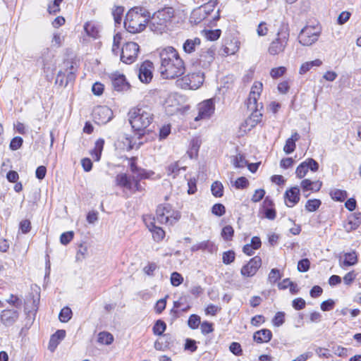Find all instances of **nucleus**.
<instances>
[{"label":"nucleus","mask_w":361,"mask_h":361,"mask_svg":"<svg viewBox=\"0 0 361 361\" xmlns=\"http://www.w3.org/2000/svg\"><path fill=\"white\" fill-rule=\"evenodd\" d=\"M268 31L267 24L265 22H261L257 27V33L260 37L266 36Z\"/></svg>","instance_id":"58"},{"label":"nucleus","mask_w":361,"mask_h":361,"mask_svg":"<svg viewBox=\"0 0 361 361\" xmlns=\"http://www.w3.org/2000/svg\"><path fill=\"white\" fill-rule=\"evenodd\" d=\"M233 233H234V231H233V228H232V226H226L222 229L221 235H222V237L225 240H229L233 237Z\"/></svg>","instance_id":"53"},{"label":"nucleus","mask_w":361,"mask_h":361,"mask_svg":"<svg viewBox=\"0 0 361 361\" xmlns=\"http://www.w3.org/2000/svg\"><path fill=\"white\" fill-rule=\"evenodd\" d=\"M121 40V36L120 34L117 33L114 36V41L111 51L115 55H118L119 44Z\"/></svg>","instance_id":"51"},{"label":"nucleus","mask_w":361,"mask_h":361,"mask_svg":"<svg viewBox=\"0 0 361 361\" xmlns=\"http://www.w3.org/2000/svg\"><path fill=\"white\" fill-rule=\"evenodd\" d=\"M124 12L123 6H115L112 11L114 22L116 25H120L122 21V17Z\"/></svg>","instance_id":"35"},{"label":"nucleus","mask_w":361,"mask_h":361,"mask_svg":"<svg viewBox=\"0 0 361 361\" xmlns=\"http://www.w3.org/2000/svg\"><path fill=\"white\" fill-rule=\"evenodd\" d=\"M201 39L199 37L188 39L183 44V51L187 54H192L200 45Z\"/></svg>","instance_id":"24"},{"label":"nucleus","mask_w":361,"mask_h":361,"mask_svg":"<svg viewBox=\"0 0 361 361\" xmlns=\"http://www.w3.org/2000/svg\"><path fill=\"white\" fill-rule=\"evenodd\" d=\"M157 269V265L154 262H149L143 268L145 274L149 276H154V271Z\"/></svg>","instance_id":"56"},{"label":"nucleus","mask_w":361,"mask_h":361,"mask_svg":"<svg viewBox=\"0 0 361 361\" xmlns=\"http://www.w3.org/2000/svg\"><path fill=\"white\" fill-rule=\"evenodd\" d=\"M319 169L318 163L313 159L310 158L302 162L296 169L295 173L298 178H302L306 176L308 170L315 172Z\"/></svg>","instance_id":"14"},{"label":"nucleus","mask_w":361,"mask_h":361,"mask_svg":"<svg viewBox=\"0 0 361 361\" xmlns=\"http://www.w3.org/2000/svg\"><path fill=\"white\" fill-rule=\"evenodd\" d=\"M289 39V28L288 25L282 24L276 33V38L270 43L268 52L272 56L283 53Z\"/></svg>","instance_id":"5"},{"label":"nucleus","mask_w":361,"mask_h":361,"mask_svg":"<svg viewBox=\"0 0 361 361\" xmlns=\"http://www.w3.org/2000/svg\"><path fill=\"white\" fill-rule=\"evenodd\" d=\"M180 219V213L173 209L169 204H160L157 207L156 210V216L154 220H156L161 224L173 225L177 223Z\"/></svg>","instance_id":"6"},{"label":"nucleus","mask_w":361,"mask_h":361,"mask_svg":"<svg viewBox=\"0 0 361 361\" xmlns=\"http://www.w3.org/2000/svg\"><path fill=\"white\" fill-rule=\"evenodd\" d=\"M361 224V213H355L350 215L346 224L344 225L345 231L349 233L355 230Z\"/></svg>","instance_id":"21"},{"label":"nucleus","mask_w":361,"mask_h":361,"mask_svg":"<svg viewBox=\"0 0 361 361\" xmlns=\"http://www.w3.org/2000/svg\"><path fill=\"white\" fill-rule=\"evenodd\" d=\"M218 250L217 246L210 240H204L198 243L191 247L192 252H196L198 250L207 251L209 253L216 252Z\"/></svg>","instance_id":"20"},{"label":"nucleus","mask_w":361,"mask_h":361,"mask_svg":"<svg viewBox=\"0 0 361 361\" xmlns=\"http://www.w3.org/2000/svg\"><path fill=\"white\" fill-rule=\"evenodd\" d=\"M66 336L65 330H58L51 336L49 341V349L54 351L59 345V341L63 340Z\"/></svg>","instance_id":"26"},{"label":"nucleus","mask_w":361,"mask_h":361,"mask_svg":"<svg viewBox=\"0 0 361 361\" xmlns=\"http://www.w3.org/2000/svg\"><path fill=\"white\" fill-rule=\"evenodd\" d=\"M281 278V274L278 269H272L268 276V281L273 284Z\"/></svg>","instance_id":"43"},{"label":"nucleus","mask_w":361,"mask_h":361,"mask_svg":"<svg viewBox=\"0 0 361 361\" xmlns=\"http://www.w3.org/2000/svg\"><path fill=\"white\" fill-rule=\"evenodd\" d=\"M136 160L137 159L135 157H131L129 159L130 169L133 173V176H135V178H139V180H142V178H147L145 170L139 168L137 166Z\"/></svg>","instance_id":"23"},{"label":"nucleus","mask_w":361,"mask_h":361,"mask_svg":"<svg viewBox=\"0 0 361 361\" xmlns=\"http://www.w3.org/2000/svg\"><path fill=\"white\" fill-rule=\"evenodd\" d=\"M357 255L355 251L346 252L343 255V260L341 262L342 267L353 266L357 263Z\"/></svg>","instance_id":"28"},{"label":"nucleus","mask_w":361,"mask_h":361,"mask_svg":"<svg viewBox=\"0 0 361 361\" xmlns=\"http://www.w3.org/2000/svg\"><path fill=\"white\" fill-rule=\"evenodd\" d=\"M221 32L220 30H209L206 32V37L209 40L215 41L219 38Z\"/></svg>","instance_id":"59"},{"label":"nucleus","mask_w":361,"mask_h":361,"mask_svg":"<svg viewBox=\"0 0 361 361\" xmlns=\"http://www.w3.org/2000/svg\"><path fill=\"white\" fill-rule=\"evenodd\" d=\"M306 302L304 299L298 298L294 299L292 302L293 308L296 310H300L305 307Z\"/></svg>","instance_id":"57"},{"label":"nucleus","mask_w":361,"mask_h":361,"mask_svg":"<svg viewBox=\"0 0 361 361\" xmlns=\"http://www.w3.org/2000/svg\"><path fill=\"white\" fill-rule=\"evenodd\" d=\"M139 45L133 42H127L122 48L121 61L126 64L133 63L137 57Z\"/></svg>","instance_id":"9"},{"label":"nucleus","mask_w":361,"mask_h":361,"mask_svg":"<svg viewBox=\"0 0 361 361\" xmlns=\"http://www.w3.org/2000/svg\"><path fill=\"white\" fill-rule=\"evenodd\" d=\"M74 233L73 231H68L63 233L60 237V242L62 245H68L73 238Z\"/></svg>","instance_id":"47"},{"label":"nucleus","mask_w":361,"mask_h":361,"mask_svg":"<svg viewBox=\"0 0 361 361\" xmlns=\"http://www.w3.org/2000/svg\"><path fill=\"white\" fill-rule=\"evenodd\" d=\"M286 204L289 207H293L300 200V189L298 187H293L287 190L284 195Z\"/></svg>","instance_id":"18"},{"label":"nucleus","mask_w":361,"mask_h":361,"mask_svg":"<svg viewBox=\"0 0 361 361\" xmlns=\"http://www.w3.org/2000/svg\"><path fill=\"white\" fill-rule=\"evenodd\" d=\"M174 17V10L171 7H166L155 12L149 21V26L152 31L157 33H163L171 24Z\"/></svg>","instance_id":"4"},{"label":"nucleus","mask_w":361,"mask_h":361,"mask_svg":"<svg viewBox=\"0 0 361 361\" xmlns=\"http://www.w3.org/2000/svg\"><path fill=\"white\" fill-rule=\"evenodd\" d=\"M147 227L152 233L153 238L155 241L159 242L164 239L165 231L161 227L155 226L153 222H152L150 225H147Z\"/></svg>","instance_id":"29"},{"label":"nucleus","mask_w":361,"mask_h":361,"mask_svg":"<svg viewBox=\"0 0 361 361\" xmlns=\"http://www.w3.org/2000/svg\"><path fill=\"white\" fill-rule=\"evenodd\" d=\"M188 324L192 329H197L200 324V317L197 314L190 315Z\"/></svg>","instance_id":"46"},{"label":"nucleus","mask_w":361,"mask_h":361,"mask_svg":"<svg viewBox=\"0 0 361 361\" xmlns=\"http://www.w3.org/2000/svg\"><path fill=\"white\" fill-rule=\"evenodd\" d=\"M262 265V259L260 257L255 256L252 258L247 264L244 265L241 269V274L243 276H253Z\"/></svg>","instance_id":"13"},{"label":"nucleus","mask_w":361,"mask_h":361,"mask_svg":"<svg viewBox=\"0 0 361 361\" xmlns=\"http://www.w3.org/2000/svg\"><path fill=\"white\" fill-rule=\"evenodd\" d=\"M200 328L203 334H208L214 331L213 324L209 322H203Z\"/></svg>","instance_id":"60"},{"label":"nucleus","mask_w":361,"mask_h":361,"mask_svg":"<svg viewBox=\"0 0 361 361\" xmlns=\"http://www.w3.org/2000/svg\"><path fill=\"white\" fill-rule=\"evenodd\" d=\"M23 140L20 137H13L10 142V149L11 150H17L18 149L23 145Z\"/></svg>","instance_id":"50"},{"label":"nucleus","mask_w":361,"mask_h":361,"mask_svg":"<svg viewBox=\"0 0 361 361\" xmlns=\"http://www.w3.org/2000/svg\"><path fill=\"white\" fill-rule=\"evenodd\" d=\"M87 254H88V248H87V245L80 244L78 246V251L76 253V256H75L76 261H78V262L83 261L87 256Z\"/></svg>","instance_id":"36"},{"label":"nucleus","mask_w":361,"mask_h":361,"mask_svg":"<svg viewBox=\"0 0 361 361\" xmlns=\"http://www.w3.org/2000/svg\"><path fill=\"white\" fill-rule=\"evenodd\" d=\"M72 317V311L68 307H63L59 315V319L61 322H68Z\"/></svg>","instance_id":"37"},{"label":"nucleus","mask_w":361,"mask_h":361,"mask_svg":"<svg viewBox=\"0 0 361 361\" xmlns=\"http://www.w3.org/2000/svg\"><path fill=\"white\" fill-rule=\"evenodd\" d=\"M185 170V167H180L178 162H174L167 167V174L173 176L175 178L179 173L180 170Z\"/></svg>","instance_id":"38"},{"label":"nucleus","mask_w":361,"mask_h":361,"mask_svg":"<svg viewBox=\"0 0 361 361\" xmlns=\"http://www.w3.org/2000/svg\"><path fill=\"white\" fill-rule=\"evenodd\" d=\"M114 341V336L111 334L102 331L98 335V342L105 345H110Z\"/></svg>","instance_id":"33"},{"label":"nucleus","mask_w":361,"mask_h":361,"mask_svg":"<svg viewBox=\"0 0 361 361\" xmlns=\"http://www.w3.org/2000/svg\"><path fill=\"white\" fill-rule=\"evenodd\" d=\"M150 19V13L144 7H134L126 15L123 22L126 30L133 34L144 31Z\"/></svg>","instance_id":"2"},{"label":"nucleus","mask_w":361,"mask_h":361,"mask_svg":"<svg viewBox=\"0 0 361 361\" xmlns=\"http://www.w3.org/2000/svg\"><path fill=\"white\" fill-rule=\"evenodd\" d=\"M247 164V162L243 155L238 154L235 157L234 161H233V165L235 166V167L243 168Z\"/></svg>","instance_id":"52"},{"label":"nucleus","mask_w":361,"mask_h":361,"mask_svg":"<svg viewBox=\"0 0 361 361\" xmlns=\"http://www.w3.org/2000/svg\"><path fill=\"white\" fill-rule=\"evenodd\" d=\"M204 80V74L200 71L190 73L177 80L178 85L183 89L197 90L202 86Z\"/></svg>","instance_id":"7"},{"label":"nucleus","mask_w":361,"mask_h":361,"mask_svg":"<svg viewBox=\"0 0 361 361\" xmlns=\"http://www.w3.org/2000/svg\"><path fill=\"white\" fill-rule=\"evenodd\" d=\"M229 350L235 355H240L242 354L241 345L237 342L231 343L229 346Z\"/></svg>","instance_id":"61"},{"label":"nucleus","mask_w":361,"mask_h":361,"mask_svg":"<svg viewBox=\"0 0 361 361\" xmlns=\"http://www.w3.org/2000/svg\"><path fill=\"white\" fill-rule=\"evenodd\" d=\"M310 262L308 259H302L298 263V269L300 272H305L310 269Z\"/></svg>","instance_id":"55"},{"label":"nucleus","mask_w":361,"mask_h":361,"mask_svg":"<svg viewBox=\"0 0 361 361\" xmlns=\"http://www.w3.org/2000/svg\"><path fill=\"white\" fill-rule=\"evenodd\" d=\"M357 276L354 271L347 273L343 277V281L346 285H350L355 279Z\"/></svg>","instance_id":"64"},{"label":"nucleus","mask_w":361,"mask_h":361,"mask_svg":"<svg viewBox=\"0 0 361 361\" xmlns=\"http://www.w3.org/2000/svg\"><path fill=\"white\" fill-rule=\"evenodd\" d=\"M19 317V312L14 309H7L1 312L0 319L6 326H11L15 324Z\"/></svg>","instance_id":"17"},{"label":"nucleus","mask_w":361,"mask_h":361,"mask_svg":"<svg viewBox=\"0 0 361 361\" xmlns=\"http://www.w3.org/2000/svg\"><path fill=\"white\" fill-rule=\"evenodd\" d=\"M198 114L195 117V121H198L200 120L209 119L214 113L215 104L212 99H206L197 106Z\"/></svg>","instance_id":"11"},{"label":"nucleus","mask_w":361,"mask_h":361,"mask_svg":"<svg viewBox=\"0 0 361 361\" xmlns=\"http://www.w3.org/2000/svg\"><path fill=\"white\" fill-rule=\"evenodd\" d=\"M286 68L284 66L274 68L270 71V75L276 79L282 76L286 73Z\"/></svg>","instance_id":"49"},{"label":"nucleus","mask_w":361,"mask_h":361,"mask_svg":"<svg viewBox=\"0 0 361 361\" xmlns=\"http://www.w3.org/2000/svg\"><path fill=\"white\" fill-rule=\"evenodd\" d=\"M218 1L217 0H211L208 1L207 4H204V5L201 6V8H203V10H205V14L207 17H209L211 13L214 11V8L217 5Z\"/></svg>","instance_id":"41"},{"label":"nucleus","mask_w":361,"mask_h":361,"mask_svg":"<svg viewBox=\"0 0 361 361\" xmlns=\"http://www.w3.org/2000/svg\"><path fill=\"white\" fill-rule=\"evenodd\" d=\"M111 84L114 90L117 92L127 91L130 89V84L126 81V77L118 73H112L110 76Z\"/></svg>","instance_id":"15"},{"label":"nucleus","mask_w":361,"mask_h":361,"mask_svg":"<svg viewBox=\"0 0 361 361\" xmlns=\"http://www.w3.org/2000/svg\"><path fill=\"white\" fill-rule=\"evenodd\" d=\"M272 338V333L269 329H263L256 331L253 335V339L258 343H267Z\"/></svg>","instance_id":"22"},{"label":"nucleus","mask_w":361,"mask_h":361,"mask_svg":"<svg viewBox=\"0 0 361 361\" xmlns=\"http://www.w3.org/2000/svg\"><path fill=\"white\" fill-rule=\"evenodd\" d=\"M208 17L205 14V10L198 7L192 11L190 16V21L195 25L201 23L202 20H206Z\"/></svg>","instance_id":"25"},{"label":"nucleus","mask_w":361,"mask_h":361,"mask_svg":"<svg viewBox=\"0 0 361 361\" xmlns=\"http://www.w3.org/2000/svg\"><path fill=\"white\" fill-rule=\"evenodd\" d=\"M212 212L213 214L217 216H223L226 212L225 207L222 204H215L212 208Z\"/></svg>","instance_id":"48"},{"label":"nucleus","mask_w":361,"mask_h":361,"mask_svg":"<svg viewBox=\"0 0 361 361\" xmlns=\"http://www.w3.org/2000/svg\"><path fill=\"white\" fill-rule=\"evenodd\" d=\"M159 72L163 78L173 79L185 73V63L173 47H167L163 49L159 53Z\"/></svg>","instance_id":"1"},{"label":"nucleus","mask_w":361,"mask_h":361,"mask_svg":"<svg viewBox=\"0 0 361 361\" xmlns=\"http://www.w3.org/2000/svg\"><path fill=\"white\" fill-rule=\"evenodd\" d=\"M259 98V96L257 95V93H255V91H250L247 102V108L251 111L257 110V101Z\"/></svg>","instance_id":"30"},{"label":"nucleus","mask_w":361,"mask_h":361,"mask_svg":"<svg viewBox=\"0 0 361 361\" xmlns=\"http://www.w3.org/2000/svg\"><path fill=\"white\" fill-rule=\"evenodd\" d=\"M84 30L87 35L92 37H97L98 35V30L92 23L87 22L84 25Z\"/></svg>","instance_id":"40"},{"label":"nucleus","mask_w":361,"mask_h":361,"mask_svg":"<svg viewBox=\"0 0 361 361\" xmlns=\"http://www.w3.org/2000/svg\"><path fill=\"white\" fill-rule=\"evenodd\" d=\"M300 139V135L297 132L292 134L291 137L288 138L283 147V151L286 154H290L294 152L296 145L295 142Z\"/></svg>","instance_id":"27"},{"label":"nucleus","mask_w":361,"mask_h":361,"mask_svg":"<svg viewBox=\"0 0 361 361\" xmlns=\"http://www.w3.org/2000/svg\"><path fill=\"white\" fill-rule=\"evenodd\" d=\"M330 196L336 201L343 202L347 198L348 195L345 190L334 189L331 190Z\"/></svg>","instance_id":"32"},{"label":"nucleus","mask_w":361,"mask_h":361,"mask_svg":"<svg viewBox=\"0 0 361 361\" xmlns=\"http://www.w3.org/2000/svg\"><path fill=\"white\" fill-rule=\"evenodd\" d=\"M153 64L149 61L143 62L139 68L138 78L142 82L148 83L152 78Z\"/></svg>","instance_id":"16"},{"label":"nucleus","mask_w":361,"mask_h":361,"mask_svg":"<svg viewBox=\"0 0 361 361\" xmlns=\"http://www.w3.org/2000/svg\"><path fill=\"white\" fill-rule=\"evenodd\" d=\"M183 281V277L181 276L180 274L174 271L171 275V285L173 286H178L180 285Z\"/></svg>","instance_id":"45"},{"label":"nucleus","mask_w":361,"mask_h":361,"mask_svg":"<svg viewBox=\"0 0 361 361\" xmlns=\"http://www.w3.org/2000/svg\"><path fill=\"white\" fill-rule=\"evenodd\" d=\"M139 178L135 176H128L126 173H118L115 178L116 185L120 188L126 189L131 192L140 190Z\"/></svg>","instance_id":"8"},{"label":"nucleus","mask_w":361,"mask_h":361,"mask_svg":"<svg viewBox=\"0 0 361 361\" xmlns=\"http://www.w3.org/2000/svg\"><path fill=\"white\" fill-rule=\"evenodd\" d=\"M320 30L319 27L306 26L300 32L298 39L300 44L310 46L317 41Z\"/></svg>","instance_id":"10"},{"label":"nucleus","mask_w":361,"mask_h":361,"mask_svg":"<svg viewBox=\"0 0 361 361\" xmlns=\"http://www.w3.org/2000/svg\"><path fill=\"white\" fill-rule=\"evenodd\" d=\"M166 328V323L162 320H157L153 326V333L155 335L161 336L165 331Z\"/></svg>","instance_id":"39"},{"label":"nucleus","mask_w":361,"mask_h":361,"mask_svg":"<svg viewBox=\"0 0 361 361\" xmlns=\"http://www.w3.org/2000/svg\"><path fill=\"white\" fill-rule=\"evenodd\" d=\"M128 120L134 130L142 131L152 123L154 114L148 106L134 107L128 112Z\"/></svg>","instance_id":"3"},{"label":"nucleus","mask_w":361,"mask_h":361,"mask_svg":"<svg viewBox=\"0 0 361 361\" xmlns=\"http://www.w3.org/2000/svg\"><path fill=\"white\" fill-rule=\"evenodd\" d=\"M235 254L233 250L224 252L222 255V261L225 264H229L235 259Z\"/></svg>","instance_id":"44"},{"label":"nucleus","mask_w":361,"mask_h":361,"mask_svg":"<svg viewBox=\"0 0 361 361\" xmlns=\"http://www.w3.org/2000/svg\"><path fill=\"white\" fill-rule=\"evenodd\" d=\"M212 195L216 197H221L224 195V186L219 181L213 183L211 187Z\"/></svg>","instance_id":"34"},{"label":"nucleus","mask_w":361,"mask_h":361,"mask_svg":"<svg viewBox=\"0 0 361 361\" xmlns=\"http://www.w3.org/2000/svg\"><path fill=\"white\" fill-rule=\"evenodd\" d=\"M215 51L213 48L202 49L200 53V63L203 67H208L214 59Z\"/></svg>","instance_id":"19"},{"label":"nucleus","mask_w":361,"mask_h":361,"mask_svg":"<svg viewBox=\"0 0 361 361\" xmlns=\"http://www.w3.org/2000/svg\"><path fill=\"white\" fill-rule=\"evenodd\" d=\"M321 205V201L317 199L309 200L305 204V209L310 212H312L316 211L319 206Z\"/></svg>","instance_id":"42"},{"label":"nucleus","mask_w":361,"mask_h":361,"mask_svg":"<svg viewBox=\"0 0 361 361\" xmlns=\"http://www.w3.org/2000/svg\"><path fill=\"white\" fill-rule=\"evenodd\" d=\"M322 61L320 59H315L312 61H307L302 64L300 68V74H305L309 71L313 66H320Z\"/></svg>","instance_id":"31"},{"label":"nucleus","mask_w":361,"mask_h":361,"mask_svg":"<svg viewBox=\"0 0 361 361\" xmlns=\"http://www.w3.org/2000/svg\"><path fill=\"white\" fill-rule=\"evenodd\" d=\"M335 302L333 300L329 299L322 302L321 309L322 311H329L334 307Z\"/></svg>","instance_id":"63"},{"label":"nucleus","mask_w":361,"mask_h":361,"mask_svg":"<svg viewBox=\"0 0 361 361\" xmlns=\"http://www.w3.org/2000/svg\"><path fill=\"white\" fill-rule=\"evenodd\" d=\"M249 185L247 179L245 177L238 178L235 183V186L238 189L246 188Z\"/></svg>","instance_id":"62"},{"label":"nucleus","mask_w":361,"mask_h":361,"mask_svg":"<svg viewBox=\"0 0 361 361\" xmlns=\"http://www.w3.org/2000/svg\"><path fill=\"white\" fill-rule=\"evenodd\" d=\"M92 116L96 123L104 125L111 120L113 111L106 106H99L94 109Z\"/></svg>","instance_id":"12"},{"label":"nucleus","mask_w":361,"mask_h":361,"mask_svg":"<svg viewBox=\"0 0 361 361\" xmlns=\"http://www.w3.org/2000/svg\"><path fill=\"white\" fill-rule=\"evenodd\" d=\"M285 313L283 312H278L274 319L273 324L276 326H280L284 323Z\"/></svg>","instance_id":"54"}]
</instances>
